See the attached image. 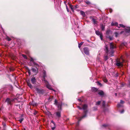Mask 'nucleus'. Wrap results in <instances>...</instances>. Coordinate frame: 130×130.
Masks as SVG:
<instances>
[{
  "mask_svg": "<svg viewBox=\"0 0 130 130\" xmlns=\"http://www.w3.org/2000/svg\"><path fill=\"white\" fill-rule=\"evenodd\" d=\"M23 120V118H21L19 120V121L20 123H21L22 121Z\"/></svg>",
  "mask_w": 130,
  "mask_h": 130,
  "instance_id": "22",
  "label": "nucleus"
},
{
  "mask_svg": "<svg viewBox=\"0 0 130 130\" xmlns=\"http://www.w3.org/2000/svg\"><path fill=\"white\" fill-rule=\"evenodd\" d=\"M96 90V91H97V90Z\"/></svg>",
  "mask_w": 130,
  "mask_h": 130,
  "instance_id": "53",
  "label": "nucleus"
},
{
  "mask_svg": "<svg viewBox=\"0 0 130 130\" xmlns=\"http://www.w3.org/2000/svg\"><path fill=\"white\" fill-rule=\"evenodd\" d=\"M61 112L59 111L56 113V115L58 118H59L61 117Z\"/></svg>",
  "mask_w": 130,
  "mask_h": 130,
  "instance_id": "11",
  "label": "nucleus"
},
{
  "mask_svg": "<svg viewBox=\"0 0 130 130\" xmlns=\"http://www.w3.org/2000/svg\"><path fill=\"white\" fill-rule=\"evenodd\" d=\"M98 92L99 94L101 96L103 95H104V93L102 90H100L98 91Z\"/></svg>",
  "mask_w": 130,
  "mask_h": 130,
  "instance_id": "12",
  "label": "nucleus"
},
{
  "mask_svg": "<svg viewBox=\"0 0 130 130\" xmlns=\"http://www.w3.org/2000/svg\"><path fill=\"white\" fill-rule=\"evenodd\" d=\"M34 64L35 65H36L37 66H39V65L38 64H37V63H35V64Z\"/></svg>",
  "mask_w": 130,
  "mask_h": 130,
  "instance_id": "44",
  "label": "nucleus"
},
{
  "mask_svg": "<svg viewBox=\"0 0 130 130\" xmlns=\"http://www.w3.org/2000/svg\"><path fill=\"white\" fill-rule=\"evenodd\" d=\"M78 100L79 102H83V100L82 101V100L80 99H78Z\"/></svg>",
  "mask_w": 130,
  "mask_h": 130,
  "instance_id": "37",
  "label": "nucleus"
},
{
  "mask_svg": "<svg viewBox=\"0 0 130 130\" xmlns=\"http://www.w3.org/2000/svg\"><path fill=\"white\" fill-rule=\"evenodd\" d=\"M96 90V91H97V90Z\"/></svg>",
  "mask_w": 130,
  "mask_h": 130,
  "instance_id": "54",
  "label": "nucleus"
},
{
  "mask_svg": "<svg viewBox=\"0 0 130 130\" xmlns=\"http://www.w3.org/2000/svg\"><path fill=\"white\" fill-rule=\"evenodd\" d=\"M108 59V57L107 56H105L104 57V59L105 60H106Z\"/></svg>",
  "mask_w": 130,
  "mask_h": 130,
  "instance_id": "32",
  "label": "nucleus"
},
{
  "mask_svg": "<svg viewBox=\"0 0 130 130\" xmlns=\"http://www.w3.org/2000/svg\"><path fill=\"white\" fill-rule=\"evenodd\" d=\"M55 126L54 127H52V130H54V129H55Z\"/></svg>",
  "mask_w": 130,
  "mask_h": 130,
  "instance_id": "38",
  "label": "nucleus"
},
{
  "mask_svg": "<svg viewBox=\"0 0 130 130\" xmlns=\"http://www.w3.org/2000/svg\"><path fill=\"white\" fill-rule=\"evenodd\" d=\"M126 31V32H130V27H126L125 29Z\"/></svg>",
  "mask_w": 130,
  "mask_h": 130,
  "instance_id": "15",
  "label": "nucleus"
},
{
  "mask_svg": "<svg viewBox=\"0 0 130 130\" xmlns=\"http://www.w3.org/2000/svg\"><path fill=\"white\" fill-rule=\"evenodd\" d=\"M122 32H123V31H122V32H121V33H122Z\"/></svg>",
  "mask_w": 130,
  "mask_h": 130,
  "instance_id": "51",
  "label": "nucleus"
},
{
  "mask_svg": "<svg viewBox=\"0 0 130 130\" xmlns=\"http://www.w3.org/2000/svg\"><path fill=\"white\" fill-rule=\"evenodd\" d=\"M80 13L83 16H85V14L83 11H80Z\"/></svg>",
  "mask_w": 130,
  "mask_h": 130,
  "instance_id": "17",
  "label": "nucleus"
},
{
  "mask_svg": "<svg viewBox=\"0 0 130 130\" xmlns=\"http://www.w3.org/2000/svg\"><path fill=\"white\" fill-rule=\"evenodd\" d=\"M109 32L108 31H107L106 32L107 34L108 33V32Z\"/></svg>",
  "mask_w": 130,
  "mask_h": 130,
  "instance_id": "46",
  "label": "nucleus"
},
{
  "mask_svg": "<svg viewBox=\"0 0 130 130\" xmlns=\"http://www.w3.org/2000/svg\"><path fill=\"white\" fill-rule=\"evenodd\" d=\"M27 82L28 86L30 87V89H32V86L30 83L29 82L28 80L27 81Z\"/></svg>",
  "mask_w": 130,
  "mask_h": 130,
  "instance_id": "13",
  "label": "nucleus"
},
{
  "mask_svg": "<svg viewBox=\"0 0 130 130\" xmlns=\"http://www.w3.org/2000/svg\"><path fill=\"white\" fill-rule=\"evenodd\" d=\"M40 90H37V92H39V91H40Z\"/></svg>",
  "mask_w": 130,
  "mask_h": 130,
  "instance_id": "48",
  "label": "nucleus"
},
{
  "mask_svg": "<svg viewBox=\"0 0 130 130\" xmlns=\"http://www.w3.org/2000/svg\"><path fill=\"white\" fill-rule=\"evenodd\" d=\"M123 44H124V45L125 46L127 43L126 42H125L123 43Z\"/></svg>",
  "mask_w": 130,
  "mask_h": 130,
  "instance_id": "39",
  "label": "nucleus"
},
{
  "mask_svg": "<svg viewBox=\"0 0 130 130\" xmlns=\"http://www.w3.org/2000/svg\"><path fill=\"white\" fill-rule=\"evenodd\" d=\"M54 90V91H55V92L56 91L55 90Z\"/></svg>",
  "mask_w": 130,
  "mask_h": 130,
  "instance_id": "50",
  "label": "nucleus"
},
{
  "mask_svg": "<svg viewBox=\"0 0 130 130\" xmlns=\"http://www.w3.org/2000/svg\"><path fill=\"white\" fill-rule=\"evenodd\" d=\"M115 95L116 96H117V93H115Z\"/></svg>",
  "mask_w": 130,
  "mask_h": 130,
  "instance_id": "45",
  "label": "nucleus"
},
{
  "mask_svg": "<svg viewBox=\"0 0 130 130\" xmlns=\"http://www.w3.org/2000/svg\"><path fill=\"white\" fill-rule=\"evenodd\" d=\"M108 126V125L106 124H104L102 125V126L105 127Z\"/></svg>",
  "mask_w": 130,
  "mask_h": 130,
  "instance_id": "33",
  "label": "nucleus"
},
{
  "mask_svg": "<svg viewBox=\"0 0 130 130\" xmlns=\"http://www.w3.org/2000/svg\"><path fill=\"white\" fill-rule=\"evenodd\" d=\"M124 112V110L123 109L121 111H120V112L121 113H123Z\"/></svg>",
  "mask_w": 130,
  "mask_h": 130,
  "instance_id": "34",
  "label": "nucleus"
},
{
  "mask_svg": "<svg viewBox=\"0 0 130 130\" xmlns=\"http://www.w3.org/2000/svg\"><path fill=\"white\" fill-rule=\"evenodd\" d=\"M31 70L33 72H34L36 73H37L38 69H36L33 68H32Z\"/></svg>",
  "mask_w": 130,
  "mask_h": 130,
  "instance_id": "16",
  "label": "nucleus"
},
{
  "mask_svg": "<svg viewBox=\"0 0 130 130\" xmlns=\"http://www.w3.org/2000/svg\"><path fill=\"white\" fill-rule=\"evenodd\" d=\"M86 3L87 4L89 5L91 4V3L89 1H87L86 2Z\"/></svg>",
  "mask_w": 130,
  "mask_h": 130,
  "instance_id": "30",
  "label": "nucleus"
},
{
  "mask_svg": "<svg viewBox=\"0 0 130 130\" xmlns=\"http://www.w3.org/2000/svg\"><path fill=\"white\" fill-rule=\"evenodd\" d=\"M15 99H14L13 100H11L9 98H7L5 101V102H6L8 105H11V102L14 101Z\"/></svg>",
  "mask_w": 130,
  "mask_h": 130,
  "instance_id": "5",
  "label": "nucleus"
},
{
  "mask_svg": "<svg viewBox=\"0 0 130 130\" xmlns=\"http://www.w3.org/2000/svg\"><path fill=\"white\" fill-rule=\"evenodd\" d=\"M23 116V115H21V116H22V117Z\"/></svg>",
  "mask_w": 130,
  "mask_h": 130,
  "instance_id": "52",
  "label": "nucleus"
},
{
  "mask_svg": "<svg viewBox=\"0 0 130 130\" xmlns=\"http://www.w3.org/2000/svg\"><path fill=\"white\" fill-rule=\"evenodd\" d=\"M51 98H49L48 99V101H51Z\"/></svg>",
  "mask_w": 130,
  "mask_h": 130,
  "instance_id": "43",
  "label": "nucleus"
},
{
  "mask_svg": "<svg viewBox=\"0 0 130 130\" xmlns=\"http://www.w3.org/2000/svg\"><path fill=\"white\" fill-rule=\"evenodd\" d=\"M66 9H67V11L68 12H69V9H68V6H67V5H66Z\"/></svg>",
  "mask_w": 130,
  "mask_h": 130,
  "instance_id": "35",
  "label": "nucleus"
},
{
  "mask_svg": "<svg viewBox=\"0 0 130 130\" xmlns=\"http://www.w3.org/2000/svg\"><path fill=\"white\" fill-rule=\"evenodd\" d=\"M6 39L8 41H10L11 40V39H10V38L8 37H7Z\"/></svg>",
  "mask_w": 130,
  "mask_h": 130,
  "instance_id": "29",
  "label": "nucleus"
},
{
  "mask_svg": "<svg viewBox=\"0 0 130 130\" xmlns=\"http://www.w3.org/2000/svg\"><path fill=\"white\" fill-rule=\"evenodd\" d=\"M84 52V53L86 55H88L89 54V50L87 47H84L83 48Z\"/></svg>",
  "mask_w": 130,
  "mask_h": 130,
  "instance_id": "6",
  "label": "nucleus"
},
{
  "mask_svg": "<svg viewBox=\"0 0 130 130\" xmlns=\"http://www.w3.org/2000/svg\"><path fill=\"white\" fill-rule=\"evenodd\" d=\"M54 104L56 105H57L58 108L59 110H61V103H58L57 101L55 99V101Z\"/></svg>",
  "mask_w": 130,
  "mask_h": 130,
  "instance_id": "4",
  "label": "nucleus"
},
{
  "mask_svg": "<svg viewBox=\"0 0 130 130\" xmlns=\"http://www.w3.org/2000/svg\"><path fill=\"white\" fill-rule=\"evenodd\" d=\"M31 82L32 84H35L36 82V80L35 77H33L31 79Z\"/></svg>",
  "mask_w": 130,
  "mask_h": 130,
  "instance_id": "9",
  "label": "nucleus"
},
{
  "mask_svg": "<svg viewBox=\"0 0 130 130\" xmlns=\"http://www.w3.org/2000/svg\"><path fill=\"white\" fill-rule=\"evenodd\" d=\"M102 105L103 107H105V102L104 101H103L102 103Z\"/></svg>",
  "mask_w": 130,
  "mask_h": 130,
  "instance_id": "21",
  "label": "nucleus"
},
{
  "mask_svg": "<svg viewBox=\"0 0 130 130\" xmlns=\"http://www.w3.org/2000/svg\"><path fill=\"white\" fill-rule=\"evenodd\" d=\"M51 122L52 123L54 124V126L55 125V123L53 120H52Z\"/></svg>",
  "mask_w": 130,
  "mask_h": 130,
  "instance_id": "36",
  "label": "nucleus"
},
{
  "mask_svg": "<svg viewBox=\"0 0 130 130\" xmlns=\"http://www.w3.org/2000/svg\"><path fill=\"white\" fill-rule=\"evenodd\" d=\"M96 34L98 35L101 38V40H103V39L102 38L103 35L98 30H96L95 31Z\"/></svg>",
  "mask_w": 130,
  "mask_h": 130,
  "instance_id": "7",
  "label": "nucleus"
},
{
  "mask_svg": "<svg viewBox=\"0 0 130 130\" xmlns=\"http://www.w3.org/2000/svg\"><path fill=\"white\" fill-rule=\"evenodd\" d=\"M111 25L112 26H116L118 27V24L117 22L113 23L112 22L111 23Z\"/></svg>",
  "mask_w": 130,
  "mask_h": 130,
  "instance_id": "14",
  "label": "nucleus"
},
{
  "mask_svg": "<svg viewBox=\"0 0 130 130\" xmlns=\"http://www.w3.org/2000/svg\"><path fill=\"white\" fill-rule=\"evenodd\" d=\"M78 107L80 109H82V108L80 107L79 106H78Z\"/></svg>",
  "mask_w": 130,
  "mask_h": 130,
  "instance_id": "42",
  "label": "nucleus"
},
{
  "mask_svg": "<svg viewBox=\"0 0 130 130\" xmlns=\"http://www.w3.org/2000/svg\"><path fill=\"white\" fill-rule=\"evenodd\" d=\"M30 60L31 61H34V60L32 58H31Z\"/></svg>",
  "mask_w": 130,
  "mask_h": 130,
  "instance_id": "40",
  "label": "nucleus"
},
{
  "mask_svg": "<svg viewBox=\"0 0 130 130\" xmlns=\"http://www.w3.org/2000/svg\"><path fill=\"white\" fill-rule=\"evenodd\" d=\"M100 103H101V101H99L96 103V105H99L100 104Z\"/></svg>",
  "mask_w": 130,
  "mask_h": 130,
  "instance_id": "27",
  "label": "nucleus"
},
{
  "mask_svg": "<svg viewBox=\"0 0 130 130\" xmlns=\"http://www.w3.org/2000/svg\"><path fill=\"white\" fill-rule=\"evenodd\" d=\"M103 81L105 83H107V80L106 79V78H104L103 79Z\"/></svg>",
  "mask_w": 130,
  "mask_h": 130,
  "instance_id": "24",
  "label": "nucleus"
},
{
  "mask_svg": "<svg viewBox=\"0 0 130 130\" xmlns=\"http://www.w3.org/2000/svg\"><path fill=\"white\" fill-rule=\"evenodd\" d=\"M119 26H120V27H119L118 26V28H120V27H122L123 28H124V27H126L125 26H124V25H123V24H119Z\"/></svg>",
  "mask_w": 130,
  "mask_h": 130,
  "instance_id": "18",
  "label": "nucleus"
},
{
  "mask_svg": "<svg viewBox=\"0 0 130 130\" xmlns=\"http://www.w3.org/2000/svg\"><path fill=\"white\" fill-rule=\"evenodd\" d=\"M87 105L86 104H84L83 106V109L84 110V113L85 114V115H83L81 117L79 118L78 119V121L77 124V126L78 125V123H79V122L83 118H85L86 116V113H87Z\"/></svg>",
  "mask_w": 130,
  "mask_h": 130,
  "instance_id": "2",
  "label": "nucleus"
},
{
  "mask_svg": "<svg viewBox=\"0 0 130 130\" xmlns=\"http://www.w3.org/2000/svg\"><path fill=\"white\" fill-rule=\"evenodd\" d=\"M110 50H108L107 46L106 45L105 46V50L106 53L107 54V55H109V56L111 57L113 56V53L114 52V51L113 49L115 48L116 46L112 43H110Z\"/></svg>",
  "mask_w": 130,
  "mask_h": 130,
  "instance_id": "1",
  "label": "nucleus"
},
{
  "mask_svg": "<svg viewBox=\"0 0 130 130\" xmlns=\"http://www.w3.org/2000/svg\"><path fill=\"white\" fill-rule=\"evenodd\" d=\"M0 56H1V55L0 54Z\"/></svg>",
  "mask_w": 130,
  "mask_h": 130,
  "instance_id": "55",
  "label": "nucleus"
},
{
  "mask_svg": "<svg viewBox=\"0 0 130 130\" xmlns=\"http://www.w3.org/2000/svg\"><path fill=\"white\" fill-rule=\"evenodd\" d=\"M129 84L128 85V87H130V78L128 80Z\"/></svg>",
  "mask_w": 130,
  "mask_h": 130,
  "instance_id": "31",
  "label": "nucleus"
},
{
  "mask_svg": "<svg viewBox=\"0 0 130 130\" xmlns=\"http://www.w3.org/2000/svg\"><path fill=\"white\" fill-rule=\"evenodd\" d=\"M104 27L102 26V30H104Z\"/></svg>",
  "mask_w": 130,
  "mask_h": 130,
  "instance_id": "41",
  "label": "nucleus"
},
{
  "mask_svg": "<svg viewBox=\"0 0 130 130\" xmlns=\"http://www.w3.org/2000/svg\"><path fill=\"white\" fill-rule=\"evenodd\" d=\"M97 83L98 85L101 87L102 86V85L99 82H97Z\"/></svg>",
  "mask_w": 130,
  "mask_h": 130,
  "instance_id": "19",
  "label": "nucleus"
},
{
  "mask_svg": "<svg viewBox=\"0 0 130 130\" xmlns=\"http://www.w3.org/2000/svg\"><path fill=\"white\" fill-rule=\"evenodd\" d=\"M115 34V36L116 37H117L118 35H119V34L117 32H115L114 33Z\"/></svg>",
  "mask_w": 130,
  "mask_h": 130,
  "instance_id": "25",
  "label": "nucleus"
},
{
  "mask_svg": "<svg viewBox=\"0 0 130 130\" xmlns=\"http://www.w3.org/2000/svg\"><path fill=\"white\" fill-rule=\"evenodd\" d=\"M116 64L117 66H118L122 67L123 66L122 62L118 60L117 61Z\"/></svg>",
  "mask_w": 130,
  "mask_h": 130,
  "instance_id": "10",
  "label": "nucleus"
},
{
  "mask_svg": "<svg viewBox=\"0 0 130 130\" xmlns=\"http://www.w3.org/2000/svg\"><path fill=\"white\" fill-rule=\"evenodd\" d=\"M107 38H109L110 40H112L113 39V37H110L109 36L107 37Z\"/></svg>",
  "mask_w": 130,
  "mask_h": 130,
  "instance_id": "28",
  "label": "nucleus"
},
{
  "mask_svg": "<svg viewBox=\"0 0 130 130\" xmlns=\"http://www.w3.org/2000/svg\"><path fill=\"white\" fill-rule=\"evenodd\" d=\"M93 22L94 24H96V20L94 19H92Z\"/></svg>",
  "mask_w": 130,
  "mask_h": 130,
  "instance_id": "26",
  "label": "nucleus"
},
{
  "mask_svg": "<svg viewBox=\"0 0 130 130\" xmlns=\"http://www.w3.org/2000/svg\"><path fill=\"white\" fill-rule=\"evenodd\" d=\"M124 102L122 100H121L120 103H118L117 105V106L118 107H122L123 106L122 104H124Z\"/></svg>",
  "mask_w": 130,
  "mask_h": 130,
  "instance_id": "8",
  "label": "nucleus"
},
{
  "mask_svg": "<svg viewBox=\"0 0 130 130\" xmlns=\"http://www.w3.org/2000/svg\"><path fill=\"white\" fill-rule=\"evenodd\" d=\"M43 80L44 81V82L45 83L46 86L47 88L48 89H51L50 88V85L49 84V83L48 82L46 81L45 79V77L46 76V72L44 70H43Z\"/></svg>",
  "mask_w": 130,
  "mask_h": 130,
  "instance_id": "3",
  "label": "nucleus"
},
{
  "mask_svg": "<svg viewBox=\"0 0 130 130\" xmlns=\"http://www.w3.org/2000/svg\"><path fill=\"white\" fill-rule=\"evenodd\" d=\"M28 73H29V75H30V72H28Z\"/></svg>",
  "mask_w": 130,
  "mask_h": 130,
  "instance_id": "47",
  "label": "nucleus"
},
{
  "mask_svg": "<svg viewBox=\"0 0 130 130\" xmlns=\"http://www.w3.org/2000/svg\"><path fill=\"white\" fill-rule=\"evenodd\" d=\"M37 113V112H35V113L34 114H35H35H36Z\"/></svg>",
  "mask_w": 130,
  "mask_h": 130,
  "instance_id": "49",
  "label": "nucleus"
},
{
  "mask_svg": "<svg viewBox=\"0 0 130 130\" xmlns=\"http://www.w3.org/2000/svg\"><path fill=\"white\" fill-rule=\"evenodd\" d=\"M22 56L23 57H24V58L25 59H27V57L26 56V55H25L24 54H22Z\"/></svg>",
  "mask_w": 130,
  "mask_h": 130,
  "instance_id": "20",
  "label": "nucleus"
},
{
  "mask_svg": "<svg viewBox=\"0 0 130 130\" xmlns=\"http://www.w3.org/2000/svg\"><path fill=\"white\" fill-rule=\"evenodd\" d=\"M83 42H81L80 43L78 44V47L80 48L82 45L83 44Z\"/></svg>",
  "mask_w": 130,
  "mask_h": 130,
  "instance_id": "23",
  "label": "nucleus"
}]
</instances>
